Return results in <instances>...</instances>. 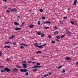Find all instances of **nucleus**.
I'll return each instance as SVG.
<instances>
[{
  "label": "nucleus",
  "mask_w": 78,
  "mask_h": 78,
  "mask_svg": "<svg viewBox=\"0 0 78 78\" xmlns=\"http://www.w3.org/2000/svg\"><path fill=\"white\" fill-rule=\"evenodd\" d=\"M70 22L72 25H74V24H75V23L73 21H71Z\"/></svg>",
  "instance_id": "26"
},
{
  "label": "nucleus",
  "mask_w": 78,
  "mask_h": 78,
  "mask_svg": "<svg viewBox=\"0 0 78 78\" xmlns=\"http://www.w3.org/2000/svg\"><path fill=\"white\" fill-rule=\"evenodd\" d=\"M48 37H49V38H50V39L51 38V36L50 35H48Z\"/></svg>",
  "instance_id": "32"
},
{
  "label": "nucleus",
  "mask_w": 78,
  "mask_h": 78,
  "mask_svg": "<svg viewBox=\"0 0 78 78\" xmlns=\"http://www.w3.org/2000/svg\"><path fill=\"white\" fill-rule=\"evenodd\" d=\"M70 8H69L68 9V10L69 11H70Z\"/></svg>",
  "instance_id": "57"
},
{
  "label": "nucleus",
  "mask_w": 78,
  "mask_h": 78,
  "mask_svg": "<svg viewBox=\"0 0 78 78\" xmlns=\"http://www.w3.org/2000/svg\"><path fill=\"white\" fill-rule=\"evenodd\" d=\"M24 24H25V22H24L22 23L21 25H22V26H23V25H24Z\"/></svg>",
  "instance_id": "38"
},
{
  "label": "nucleus",
  "mask_w": 78,
  "mask_h": 78,
  "mask_svg": "<svg viewBox=\"0 0 78 78\" xmlns=\"http://www.w3.org/2000/svg\"><path fill=\"white\" fill-rule=\"evenodd\" d=\"M18 69H17L16 68H14V69H12V70L13 71H14V70H15V71H17V70H18Z\"/></svg>",
  "instance_id": "14"
},
{
  "label": "nucleus",
  "mask_w": 78,
  "mask_h": 78,
  "mask_svg": "<svg viewBox=\"0 0 78 78\" xmlns=\"http://www.w3.org/2000/svg\"><path fill=\"white\" fill-rule=\"evenodd\" d=\"M37 70V69H35L33 70V72H36Z\"/></svg>",
  "instance_id": "21"
},
{
  "label": "nucleus",
  "mask_w": 78,
  "mask_h": 78,
  "mask_svg": "<svg viewBox=\"0 0 78 78\" xmlns=\"http://www.w3.org/2000/svg\"><path fill=\"white\" fill-rule=\"evenodd\" d=\"M45 45H47V44H44L43 45H42V46L43 47V46H45Z\"/></svg>",
  "instance_id": "53"
},
{
  "label": "nucleus",
  "mask_w": 78,
  "mask_h": 78,
  "mask_svg": "<svg viewBox=\"0 0 78 78\" xmlns=\"http://www.w3.org/2000/svg\"><path fill=\"white\" fill-rule=\"evenodd\" d=\"M28 63H31L33 62H31V61H29L28 62Z\"/></svg>",
  "instance_id": "49"
},
{
  "label": "nucleus",
  "mask_w": 78,
  "mask_h": 78,
  "mask_svg": "<svg viewBox=\"0 0 78 78\" xmlns=\"http://www.w3.org/2000/svg\"><path fill=\"white\" fill-rule=\"evenodd\" d=\"M11 11H17V9L14 8L12 9H11Z\"/></svg>",
  "instance_id": "3"
},
{
  "label": "nucleus",
  "mask_w": 78,
  "mask_h": 78,
  "mask_svg": "<svg viewBox=\"0 0 78 78\" xmlns=\"http://www.w3.org/2000/svg\"><path fill=\"white\" fill-rule=\"evenodd\" d=\"M6 61H9V58H8L6 59Z\"/></svg>",
  "instance_id": "33"
},
{
  "label": "nucleus",
  "mask_w": 78,
  "mask_h": 78,
  "mask_svg": "<svg viewBox=\"0 0 78 78\" xmlns=\"http://www.w3.org/2000/svg\"><path fill=\"white\" fill-rule=\"evenodd\" d=\"M45 29H48L49 28V27H45Z\"/></svg>",
  "instance_id": "31"
},
{
  "label": "nucleus",
  "mask_w": 78,
  "mask_h": 78,
  "mask_svg": "<svg viewBox=\"0 0 78 78\" xmlns=\"http://www.w3.org/2000/svg\"><path fill=\"white\" fill-rule=\"evenodd\" d=\"M40 11L41 12H42L44 11V10H43V9H40Z\"/></svg>",
  "instance_id": "22"
},
{
  "label": "nucleus",
  "mask_w": 78,
  "mask_h": 78,
  "mask_svg": "<svg viewBox=\"0 0 78 78\" xmlns=\"http://www.w3.org/2000/svg\"><path fill=\"white\" fill-rule=\"evenodd\" d=\"M66 31H68L69 34H72V33L70 32L69 31H68V30H66Z\"/></svg>",
  "instance_id": "23"
},
{
  "label": "nucleus",
  "mask_w": 78,
  "mask_h": 78,
  "mask_svg": "<svg viewBox=\"0 0 78 78\" xmlns=\"http://www.w3.org/2000/svg\"><path fill=\"white\" fill-rule=\"evenodd\" d=\"M24 46H27H27H28V45H27V44H25Z\"/></svg>",
  "instance_id": "56"
},
{
  "label": "nucleus",
  "mask_w": 78,
  "mask_h": 78,
  "mask_svg": "<svg viewBox=\"0 0 78 78\" xmlns=\"http://www.w3.org/2000/svg\"><path fill=\"white\" fill-rule=\"evenodd\" d=\"M34 45L35 47H38V43H37L34 44Z\"/></svg>",
  "instance_id": "5"
},
{
  "label": "nucleus",
  "mask_w": 78,
  "mask_h": 78,
  "mask_svg": "<svg viewBox=\"0 0 78 78\" xmlns=\"http://www.w3.org/2000/svg\"><path fill=\"white\" fill-rule=\"evenodd\" d=\"M41 44H42V43H39V45H41Z\"/></svg>",
  "instance_id": "60"
},
{
  "label": "nucleus",
  "mask_w": 78,
  "mask_h": 78,
  "mask_svg": "<svg viewBox=\"0 0 78 78\" xmlns=\"http://www.w3.org/2000/svg\"><path fill=\"white\" fill-rule=\"evenodd\" d=\"M66 72V70H63L62 71V72L63 73H64V72Z\"/></svg>",
  "instance_id": "46"
},
{
  "label": "nucleus",
  "mask_w": 78,
  "mask_h": 78,
  "mask_svg": "<svg viewBox=\"0 0 78 78\" xmlns=\"http://www.w3.org/2000/svg\"><path fill=\"white\" fill-rule=\"evenodd\" d=\"M23 68H27V66H23Z\"/></svg>",
  "instance_id": "45"
},
{
  "label": "nucleus",
  "mask_w": 78,
  "mask_h": 78,
  "mask_svg": "<svg viewBox=\"0 0 78 78\" xmlns=\"http://www.w3.org/2000/svg\"><path fill=\"white\" fill-rule=\"evenodd\" d=\"M52 44H55L56 43L55 42V41H52Z\"/></svg>",
  "instance_id": "42"
},
{
  "label": "nucleus",
  "mask_w": 78,
  "mask_h": 78,
  "mask_svg": "<svg viewBox=\"0 0 78 78\" xmlns=\"http://www.w3.org/2000/svg\"><path fill=\"white\" fill-rule=\"evenodd\" d=\"M44 24H45V23H51L50 21H48L47 22H44Z\"/></svg>",
  "instance_id": "8"
},
{
  "label": "nucleus",
  "mask_w": 78,
  "mask_h": 78,
  "mask_svg": "<svg viewBox=\"0 0 78 78\" xmlns=\"http://www.w3.org/2000/svg\"><path fill=\"white\" fill-rule=\"evenodd\" d=\"M62 67V66H61L58 67L57 66V69H60V68H61Z\"/></svg>",
  "instance_id": "15"
},
{
  "label": "nucleus",
  "mask_w": 78,
  "mask_h": 78,
  "mask_svg": "<svg viewBox=\"0 0 78 78\" xmlns=\"http://www.w3.org/2000/svg\"><path fill=\"white\" fill-rule=\"evenodd\" d=\"M38 35H41V34L39 32H37Z\"/></svg>",
  "instance_id": "34"
},
{
  "label": "nucleus",
  "mask_w": 78,
  "mask_h": 78,
  "mask_svg": "<svg viewBox=\"0 0 78 78\" xmlns=\"http://www.w3.org/2000/svg\"><path fill=\"white\" fill-rule=\"evenodd\" d=\"M22 62L24 63V64H26V62H27L26 61H25L24 62Z\"/></svg>",
  "instance_id": "39"
},
{
  "label": "nucleus",
  "mask_w": 78,
  "mask_h": 78,
  "mask_svg": "<svg viewBox=\"0 0 78 78\" xmlns=\"http://www.w3.org/2000/svg\"><path fill=\"white\" fill-rule=\"evenodd\" d=\"M58 34V31H55L54 33L55 35H56V34Z\"/></svg>",
  "instance_id": "6"
},
{
  "label": "nucleus",
  "mask_w": 78,
  "mask_h": 78,
  "mask_svg": "<svg viewBox=\"0 0 78 78\" xmlns=\"http://www.w3.org/2000/svg\"><path fill=\"white\" fill-rule=\"evenodd\" d=\"M2 52H0V56H2Z\"/></svg>",
  "instance_id": "43"
},
{
  "label": "nucleus",
  "mask_w": 78,
  "mask_h": 78,
  "mask_svg": "<svg viewBox=\"0 0 78 78\" xmlns=\"http://www.w3.org/2000/svg\"><path fill=\"white\" fill-rule=\"evenodd\" d=\"M6 12H8L9 13V12H10V11H9V10H7L6 11Z\"/></svg>",
  "instance_id": "50"
},
{
  "label": "nucleus",
  "mask_w": 78,
  "mask_h": 78,
  "mask_svg": "<svg viewBox=\"0 0 78 78\" xmlns=\"http://www.w3.org/2000/svg\"><path fill=\"white\" fill-rule=\"evenodd\" d=\"M38 67H42V66H37V68Z\"/></svg>",
  "instance_id": "44"
},
{
  "label": "nucleus",
  "mask_w": 78,
  "mask_h": 78,
  "mask_svg": "<svg viewBox=\"0 0 78 78\" xmlns=\"http://www.w3.org/2000/svg\"><path fill=\"white\" fill-rule=\"evenodd\" d=\"M76 65H78V62H76Z\"/></svg>",
  "instance_id": "61"
},
{
  "label": "nucleus",
  "mask_w": 78,
  "mask_h": 78,
  "mask_svg": "<svg viewBox=\"0 0 78 78\" xmlns=\"http://www.w3.org/2000/svg\"><path fill=\"white\" fill-rule=\"evenodd\" d=\"M4 70L5 72H11V69L7 68H5L4 69Z\"/></svg>",
  "instance_id": "1"
},
{
  "label": "nucleus",
  "mask_w": 78,
  "mask_h": 78,
  "mask_svg": "<svg viewBox=\"0 0 78 78\" xmlns=\"http://www.w3.org/2000/svg\"><path fill=\"white\" fill-rule=\"evenodd\" d=\"M45 17L44 16H42V19H45Z\"/></svg>",
  "instance_id": "35"
},
{
  "label": "nucleus",
  "mask_w": 78,
  "mask_h": 78,
  "mask_svg": "<svg viewBox=\"0 0 78 78\" xmlns=\"http://www.w3.org/2000/svg\"><path fill=\"white\" fill-rule=\"evenodd\" d=\"M34 27V25H31L29 26V27L30 28H33Z\"/></svg>",
  "instance_id": "18"
},
{
  "label": "nucleus",
  "mask_w": 78,
  "mask_h": 78,
  "mask_svg": "<svg viewBox=\"0 0 78 78\" xmlns=\"http://www.w3.org/2000/svg\"><path fill=\"white\" fill-rule=\"evenodd\" d=\"M37 24L38 25H40L41 24V21H38L37 22Z\"/></svg>",
  "instance_id": "16"
},
{
  "label": "nucleus",
  "mask_w": 78,
  "mask_h": 78,
  "mask_svg": "<svg viewBox=\"0 0 78 78\" xmlns=\"http://www.w3.org/2000/svg\"><path fill=\"white\" fill-rule=\"evenodd\" d=\"M14 24L15 25H19V23L16 22H15Z\"/></svg>",
  "instance_id": "10"
},
{
  "label": "nucleus",
  "mask_w": 78,
  "mask_h": 78,
  "mask_svg": "<svg viewBox=\"0 0 78 78\" xmlns=\"http://www.w3.org/2000/svg\"><path fill=\"white\" fill-rule=\"evenodd\" d=\"M5 70H1V73H3V72H5Z\"/></svg>",
  "instance_id": "24"
},
{
  "label": "nucleus",
  "mask_w": 78,
  "mask_h": 78,
  "mask_svg": "<svg viewBox=\"0 0 78 78\" xmlns=\"http://www.w3.org/2000/svg\"><path fill=\"white\" fill-rule=\"evenodd\" d=\"M48 76V74H47V75H45L44 76L45 77V76Z\"/></svg>",
  "instance_id": "47"
},
{
  "label": "nucleus",
  "mask_w": 78,
  "mask_h": 78,
  "mask_svg": "<svg viewBox=\"0 0 78 78\" xmlns=\"http://www.w3.org/2000/svg\"><path fill=\"white\" fill-rule=\"evenodd\" d=\"M42 45L38 46V47L39 48H42Z\"/></svg>",
  "instance_id": "13"
},
{
  "label": "nucleus",
  "mask_w": 78,
  "mask_h": 78,
  "mask_svg": "<svg viewBox=\"0 0 78 78\" xmlns=\"http://www.w3.org/2000/svg\"><path fill=\"white\" fill-rule=\"evenodd\" d=\"M0 67H1V68H3V67H4V66H1Z\"/></svg>",
  "instance_id": "55"
},
{
  "label": "nucleus",
  "mask_w": 78,
  "mask_h": 78,
  "mask_svg": "<svg viewBox=\"0 0 78 78\" xmlns=\"http://www.w3.org/2000/svg\"><path fill=\"white\" fill-rule=\"evenodd\" d=\"M21 45H25V44H21Z\"/></svg>",
  "instance_id": "51"
},
{
  "label": "nucleus",
  "mask_w": 78,
  "mask_h": 78,
  "mask_svg": "<svg viewBox=\"0 0 78 78\" xmlns=\"http://www.w3.org/2000/svg\"><path fill=\"white\" fill-rule=\"evenodd\" d=\"M22 26H22V25L21 24V25L20 26V27H22Z\"/></svg>",
  "instance_id": "63"
},
{
  "label": "nucleus",
  "mask_w": 78,
  "mask_h": 78,
  "mask_svg": "<svg viewBox=\"0 0 78 78\" xmlns=\"http://www.w3.org/2000/svg\"><path fill=\"white\" fill-rule=\"evenodd\" d=\"M77 2V0H75L74 1V5H76V2Z\"/></svg>",
  "instance_id": "7"
},
{
  "label": "nucleus",
  "mask_w": 78,
  "mask_h": 78,
  "mask_svg": "<svg viewBox=\"0 0 78 78\" xmlns=\"http://www.w3.org/2000/svg\"><path fill=\"white\" fill-rule=\"evenodd\" d=\"M51 74V73H49V75H50Z\"/></svg>",
  "instance_id": "62"
},
{
  "label": "nucleus",
  "mask_w": 78,
  "mask_h": 78,
  "mask_svg": "<svg viewBox=\"0 0 78 78\" xmlns=\"http://www.w3.org/2000/svg\"><path fill=\"white\" fill-rule=\"evenodd\" d=\"M21 30V28L17 27L15 29L16 31H18V30Z\"/></svg>",
  "instance_id": "4"
},
{
  "label": "nucleus",
  "mask_w": 78,
  "mask_h": 78,
  "mask_svg": "<svg viewBox=\"0 0 78 78\" xmlns=\"http://www.w3.org/2000/svg\"><path fill=\"white\" fill-rule=\"evenodd\" d=\"M32 68H37V66L34 65V67H32Z\"/></svg>",
  "instance_id": "19"
},
{
  "label": "nucleus",
  "mask_w": 78,
  "mask_h": 78,
  "mask_svg": "<svg viewBox=\"0 0 78 78\" xmlns=\"http://www.w3.org/2000/svg\"><path fill=\"white\" fill-rule=\"evenodd\" d=\"M21 49H24V47L23 46H21L20 47Z\"/></svg>",
  "instance_id": "27"
},
{
  "label": "nucleus",
  "mask_w": 78,
  "mask_h": 78,
  "mask_svg": "<svg viewBox=\"0 0 78 78\" xmlns=\"http://www.w3.org/2000/svg\"><path fill=\"white\" fill-rule=\"evenodd\" d=\"M4 48H11L10 46H5Z\"/></svg>",
  "instance_id": "9"
},
{
  "label": "nucleus",
  "mask_w": 78,
  "mask_h": 78,
  "mask_svg": "<svg viewBox=\"0 0 78 78\" xmlns=\"http://www.w3.org/2000/svg\"><path fill=\"white\" fill-rule=\"evenodd\" d=\"M17 16L19 18H20V16L18 15Z\"/></svg>",
  "instance_id": "58"
},
{
  "label": "nucleus",
  "mask_w": 78,
  "mask_h": 78,
  "mask_svg": "<svg viewBox=\"0 0 78 78\" xmlns=\"http://www.w3.org/2000/svg\"><path fill=\"white\" fill-rule=\"evenodd\" d=\"M66 59L67 60H70L71 59V58L69 57H66Z\"/></svg>",
  "instance_id": "11"
},
{
  "label": "nucleus",
  "mask_w": 78,
  "mask_h": 78,
  "mask_svg": "<svg viewBox=\"0 0 78 78\" xmlns=\"http://www.w3.org/2000/svg\"><path fill=\"white\" fill-rule=\"evenodd\" d=\"M67 17H64V19H67Z\"/></svg>",
  "instance_id": "48"
},
{
  "label": "nucleus",
  "mask_w": 78,
  "mask_h": 78,
  "mask_svg": "<svg viewBox=\"0 0 78 78\" xmlns=\"http://www.w3.org/2000/svg\"><path fill=\"white\" fill-rule=\"evenodd\" d=\"M10 42H6L5 43H6V44H9L10 43Z\"/></svg>",
  "instance_id": "37"
},
{
  "label": "nucleus",
  "mask_w": 78,
  "mask_h": 78,
  "mask_svg": "<svg viewBox=\"0 0 78 78\" xmlns=\"http://www.w3.org/2000/svg\"><path fill=\"white\" fill-rule=\"evenodd\" d=\"M14 37H15V36L12 35L11 37H9V39H12V38H14Z\"/></svg>",
  "instance_id": "12"
},
{
  "label": "nucleus",
  "mask_w": 78,
  "mask_h": 78,
  "mask_svg": "<svg viewBox=\"0 0 78 78\" xmlns=\"http://www.w3.org/2000/svg\"><path fill=\"white\" fill-rule=\"evenodd\" d=\"M56 38L57 39H60V38H61V37L58 36Z\"/></svg>",
  "instance_id": "28"
},
{
  "label": "nucleus",
  "mask_w": 78,
  "mask_h": 78,
  "mask_svg": "<svg viewBox=\"0 0 78 78\" xmlns=\"http://www.w3.org/2000/svg\"><path fill=\"white\" fill-rule=\"evenodd\" d=\"M41 51H37L36 52V54H38L39 53H41Z\"/></svg>",
  "instance_id": "17"
},
{
  "label": "nucleus",
  "mask_w": 78,
  "mask_h": 78,
  "mask_svg": "<svg viewBox=\"0 0 78 78\" xmlns=\"http://www.w3.org/2000/svg\"><path fill=\"white\" fill-rule=\"evenodd\" d=\"M13 45H16V42H15L13 44Z\"/></svg>",
  "instance_id": "54"
},
{
  "label": "nucleus",
  "mask_w": 78,
  "mask_h": 78,
  "mask_svg": "<svg viewBox=\"0 0 78 78\" xmlns=\"http://www.w3.org/2000/svg\"><path fill=\"white\" fill-rule=\"evenodd\" d=\"M41 37H43L44 36V34H43L42 35H41Z\"/></svg>",
  "instance_id": "41"
},
{
  "label": "nucleus",
  "mask_w": 78,
  "mask_h": 78,
  "mask_svg": "<svg viewBox=\"0 0 78 78\" xmlns=\"http://www.w3.org/2000/svg\"><path fill=\"white\" fill-rule=\"evenodd\" d=\"M17 21H19V19H18V18L17 19Z\"/></svg>",
  "instance_id": "64"
},
{
  "label": "nucleus",
  "mask_w": 78,
  "mask_h": 78,
  "mask_svg": "<svg viewBox=\"0 0 78 78\" xmlns=\"http://www.w3.org/2000/svg\"><path fill=\"white\" fill-rule=\"evenodd\" d=\"M37 66H39V65H40V63H37Z\"/></svg>",
  "instance_id": "36"
},
{
  "label": "nucleus",
  "mask_w": 78,
  "mask_h": 78,
  "mask_svg": "<svg viewBox=\"0 0 78 78\" xmlns=\"http://www.w3.org/2000/svg\"><path fill=\"white\" fill-rule=\"evenodd\" d=\"M65 34H64L61 37V38H62V37H64L65 36Z\"/></svg>",
  "instance_id": "29"
},
{
  "label": "nucleus",
  "mask_w": 78,
  "mask_h": 78,
  "mask_svg": "<svg viewBox=\"0 0 78 78\" xmlns=\"http://www.w3.org/2000/svg\"><path fill=\"white\" fill-rule=\"evenodd\" d=\"M16 67H18V68H22V67L20 66H19V65L17 66H16Z\"/></svg>",
  "instance_id": "25"
},
{
  "label": "nucleus",
  "mask_w": 78,
  "mask_h": 78,
  "mask_svg": "<svg viewBox=\"0 0 78 78\" xmlns=\"http://www.w3.org/2000/svg\"><path fill=\"white\" fill-rule=\"evenodd\" d=\"M20 71H21V72H27V69H21L20 70Z\"/></svg>",
  "instance_id": "2"
},
{
  "label": "nucleus",
  "mask_w": 78,
  "mask_h": 78,
  "mask_svg": "<svg viewBox=\"0 0 78 78\" xmlns=\"http://www.w3.org/2000/svg\"><path fill=\"white\" fill-rule=\"evenodd\" d=\"M3 2H7V0H3Z\"/></svg>",
  "instance_id": "52"
},
{
  "label": "nucleus",
  "mask_w": 78,
  "mask_h": 78,
  "mask_svg": "<svg viewBox=\"0 0 78 78\" xmlns=\"http://www.w3.org/2000/svg\"><path fill=\"white\" fill-rule=\"evenodd\" d=\"M54 28H55V29H56V30H57V29H58V28H57V27H54Z\"/></svg>",
  "instance_id": "40"
},
{
  "label": "nucleus",
  "mask_w": 78,
  "mask_h": 78,
  "mask_svg": "<svg viewBox=\"0 0 78 78\" xmlns=\"http://www.w3.org/2000/svg\"><path fill=\"white\" fill-rule=\"evenodd\" d=\"M23 66H27V65L26 64H23Z\"/></svg>",
  "instance_id": "30"
},
{
  "label": "nucleus",
  "mask_w": 78,
  "mask_h": 78,
  "mask_svg": "<svg viewBox=\"0 0 78 78\" xmlns=\"http://www.w3.org/2000/svg\"><path fill=\"white\" fill-rule=\"evenodd\" d=\"M28 75H29L28 72H27L25 74V75L26 76H28Z\"/></svg>",
  "instance_id": "20"
},
{
  "label": "nucleus",
  "mask_w": 78,
  "mask_h": 78,
  "mask_svg": "<svg viewBox=\"0 0 78 78\" xmlns=\"http://www.w3.org/2000/svg\"><path fill=\"white\" fill-rule=\"evenodd\" d=\"M32 63H33V64H35V63H36V62H32Z\"/></svg>",
  "instance_id": "59"
}]
</instances>
